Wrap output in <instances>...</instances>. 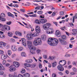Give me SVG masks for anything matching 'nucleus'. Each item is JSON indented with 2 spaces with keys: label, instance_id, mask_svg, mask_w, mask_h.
<instances>
[{
  "label": "nucleus",
  "instance_id": "51",
  "mask_svg": "<svg viewBox=\"0 0 77 77\" xmlns=\"http://www.w3.org/2000/svg\"><path fill=\"white\" fill-rule=\"evenodd\" d=\"M53 23L54 24H55L56 26H57V22L55 21L53 22Z\"/></svg>",
  "mask_w": 77,
  "mask_h": 77
},
{
  "label": "nucleus",
  "instance_id": "9",
  "mask_svg": "<svg viewBox=\"0 0 77 77\" xmlns=\"http://www.w3.org/2000/svg\"><path fill=\"white\" fill-rule=\"evenodd\" d=\"M13 64L15 66V67H16V68H18V67H19L20 66V63L17 61H14L13 63Z\"/></svg>",
  "mask_w": 77,
  "mask_h": 77
},
{
  "label": "nucleus",
  "instance_id": "31",
  "mask_svg": "<svg viewBox=\"0 0 77 77\" xmlns=\"http://www.w3.org/2000/svg\"><path fill=\"white\" fill-rule=\"evenodd\" d=\"M77 19V16L75 15L73 17L72 23H74V21L75 20V19Z\"/></svg>",
  "mask_w": 77,
  "mask_h": 77
},
{
  "label": "nucleus",
  "instance_id": "41",
  "mask_svg": "<svg viewBox=\"0 0 77 77\" xmlns=\"http://www.w3.org/2000/svg\"><path fill=\"white\" fill-rule=\"evenodd\" d=\"M43 13V11H38L37 14H42Z\"/></svg>",
  "mask_w": 77,
  "mask_h": 77
},
{
  "label": "nucleus",
  "instance_id": "5",
  "mask_svg": "<svg viewBox=\"0 0 77 77\" xmlns=\"http://www.w3.org/2000/svg\"><path fill=\"white\" fill-rule=\"evenodd\" d=\"M50 26H51V24L49 23H47L44 24L43 26V29H44L45 30H47V29H48Z\"/></svg>",
  "mask_w": 77,
  "mask_h": 77
},
{
  "label": "nucleus",
  "instance_id": "1",
  "mask_svg": "<svg viewBox=\"0 0 77 77\" xmlns=\"http://www.w3.org/2000/svg\"><path fill=\"white\" fill-rule=\"evenodd\" d=\"M48 44L51 46H56L58 44L59 41L56 38H49L48 40Z\"/></svg>",
  "mask_w": 77,
  "mask_h": 77
},
{
  "label": "nucleus",
  "instance_id": "56",
  "mask_svg": "<svg viewBox=\"0 0 77 77\" xmlns=\"http://www.w3.org/2000/svg\"><path fill=\"white\" fill-rule=\"evenodd\" d=\"M73 47V46L72 45H71V44H70L69 45V47L70 48H72Z\"/></svg>",
  "mask_w": 77,
  "mask_h": 77
},
{
  "label": "nucleus",
  "instance_id": "8",
  "mask_svg": "<svg viewBox=\"0 0 77 77\" xmlns=\"http://www.w3.org/2000/svg\"><path fill=\"white\" fill-rule=\"evenodd\" d=\"M35 32H37L38 33H39L40 32H41V30H40V28L38 26H36L35 28Z\"/></svg>",
  "mask_w": 77,
  "mask_h": 77
},
{
  "label": "nucleus",
  "instance_id": "10",
  "mask_svg": "<svg viewBox=\"0 0 77 77\" xmlns=\"http://www.w3.org/2000/svg\"><path fill=\"white\" fill-rule=\"evenodd\" d=\"M59 41L60 42V43L62 44L63 45H66V42L65 41H63L61 38L59 39Z\"/></svg>",
  "mask_w": 77,
  "mask_h": 77
},
{
  "label": "nucleus",
  "instance_id": "37",
  "mask_svg": "<svg viewBox=\"0 0 77 77\" xmlns=\"http://www.w3.org/2000/svg\"><path fill=\"white\" fill-rule=\"evenodd\" d=\"M26 72V70H25V69H22V70L21 71V73L22 74H23V73H24V72Z\"/></svg>",
  "mask_w": 77,
  "mask_h": 77
},
{
  "label": "nucleus",
  "instance_id": "21",
  "mask_svg": "<svg viewBox=\"0 0 77 77\" xmlns=\"http://www.w3.org/2000/svg\"><path fill=\"white\" fill-rule=\"evenodd\" d=\"M24 66L26 67H31L32 66V64H29L27 63H25L24 64Z\"/></svg>",
  "mask_w": 77,
  "mask_h": 77
},
{
  "label": "nucleus",
  "instance_id": "15",
  "mask_svg": "<svg viewBox=\"0 0 77 77\" xmlns=\"http://www.w3.org/2000/svg\"><path fill=\"white\" fill-rule=\"evenodd\" d=\"M6 45V43L2 41H0V48H2V45L4 47H5Z\"/></svg>",
  "mask_w": 77,
  "mask_h": 77
},
{
  "label": "nucleus",
  "instance_id": "35",
  "mask_svg": "<svg viewBox=\"0 0 77 77\" xmlns=\"http://www.w3.org/2000/svg\"><path fill=\"white\" fill-rule=\"evenodd\" d=\"M72 31L74 33V34H76L77 33V29H72Z\"/></svg>",
  "mask_w": 77,
  "mask_h": 77
},
{
  "label": "nucleus",
  "instance_id": "64",
  "mask_svg": "<svg viewBox=\"0 0 77 77\" xmlns=\"http://www.w3.org/2000/svg\"><path fill=\"white\" fill-rule=\"evenodd\" d=\"M41 52V51L40 50H38L37 51V53H39Z\"/></svg>",
  "mask_w": 77,
  "mask_h": 77
},
{
  "label": "nucleus",
  "instance_id": "30",
  "mask_svg": "<svg viewBox=\"0 0 77 77\" xmlns=\"http://www.w3.org/2000/svg\"><path fill=\"white\" fill-rule=\"evenodd\" d=\"M7 58V57L6 55H3L1 56V58L2 60H4V59H6Z\"/></svg>",
  "mask_w": 77,
  "mask_h": 77
},
{
  "label": "nucleus",
  "instance_id": "17",
  "mask_svg": "<svg viewBox=\"0 0 77 77\" xmlns=\"http://www.w3.org/2000/svg\"><path fill=\"white\" fill-rule=\"evenodd\" d=\"M11 49L13 51H17V48L15 45H13L11 46Z\"/></svg>",
  "mask_w": 77,
  "mask_h": 77
},
{
  "label": "nucleus",
  "instance_id": "60",
  "mask_svg": "<svg viewBox=\"0 0 77 77\" xmlns=\"http://www.w3.org/2000/svg\"><path fill=\"white\" fill-rule=\"evenodd\" d=\"M65 72L66 73V74H69V71H68V70H66L65 71Z\"/></svg>",
  "mask_w": 77,
  "mask_h": 77
},
{
  "label": "nucleus",
  "instance_id": "55",
  "mask_svg": "<svg viewBox=\"0 0 77 77\" xmlns=\"http://www.w3.org/2000/svg\"><path fill=\"white\" fill-rule=\"evenodd\" d=\"M66 57H70L71 56V54H67L65 55Z\"/></svg>",
  "mask_w": 77,
  "mask_h": 77
},
{
  "label": "nucleus",
  "instance_id": "58",
  "mask_svg": "<svg viewBox=\"0 0 77 77\" xmlns=\"http://www.w3.org/2000/svg\"><path fill=\"white\" fill-rule=\"evenodd\" d=\"M3 74H4V72H0V75H3Z\"/></svg>",
  "mask_w": 77,
  "mask_h": 77
},
{
  "label": "nucleus",
  "instance_id": "4",
  "mask_svg": "<svg viewBox=\"0 0 77 77\" xmlns=\"http://www.w3.org/2000/svg\"><path fill=\"white\" fill-rule=\"evenodd\" d=\"M5 17V14L3 13H2L0 15V21H6V19L5 18H2Z\"/></svg>",
  "mask_w": 77,
  "mask_h": 77
},
{
  "label": "nucleus",
  "instance_id": "47",
  "mask_svg": "<svg viewBox=\"0 0 77 77\" xmlns=\"http://www.w3.org/2000/svg\"><path fill=\"white\" fill-rule=\"evenodd\" d=\"M6 61L5 60H4L3 61L2 64L3 65H6Z\"/></svg>",
  "mask_w": 77,
  "mask_h": 77
},
{
  "label": "nucleus",
  "instance_id": "63",
  "mask_svg": "<svg viewBox=\"0 0 77 77\" xmlns=\"http://www.w3.org/2000/svg\"><path fill=\"white\" fill-rule=\"evenodd\" d=\"M4 53L3 51L2 50H0V54H3Z\"/></svg>",
  "mask_w": 77,
  "mask_h": 77
},
{
  "label": "nucleus",
  "instance_id": "49",
  "mask_svg": "<svg viewBox=\"0 0 77 77\" xmlns=\"http://www.w3.org/2000/svg\"><path fill=\"white\" fill-rule=\"evenodd\" d=\"M58 74L60 75H63V74L62 72H58Z\"/></svg>",
  "mask_w": 77,
  "mask_h": 77
},
{
  "label": "nucleus",
  "instance_id": "23",
  "mask_svg": "<svg viewBox=\"0 0 77 77\" xmlns=\"http://www.w3.org/2000/svg\"><path fill=\"white\" fill-rule=\"evenodd\" d=\"M46 36L45 35H43L41 36V39L43 41H45L46 39Z\"/></svg>",
  "mask_w": 77,
  "mask_h": 77
},
{
  "label": "nucleus",
  "instance_id": "24",
  "mask_svg": "<svg viewBox=\"0 0 77 77\" xmlns=\"http://www.w3.org/2000/svg\"><path fill=\"white\" fill-rule=\"evenodd\" d=\"M9 71H11V72L15 71H16V68L15 67H12L9 69Z\"/></svg>",
  "mask_w": 77,
  "mask_h": 77
},
{
  "label": "nucleus",
  "instance_id": "27",
  "mask_svg": "<svg viewBox=\"0 0 77 77\" xmlns=\"http://www.w3.org/2000/svg\"><path fill=\"white\" fill-rule=\"evenodd\" d=\"M7 54L8 56H10L12 54V51L11 50H8L7 51Z\"/></svg>",
  "mask_w": 77,
  "mask_h": 77
},
{
  "label": "nucleus",
  "instance_id": "34",
  "mask_svg": "<svg viewBox=\"0 0 77 77\" xmlns=\"http://www.w3.org/2000/svg\"><path fill=\"white\" fill-rule=\"evenodd\" d=\"M57 65V63L56 62H54L52 63V66L53 67H55Z\"/></svg>",
  "mask_w": 77,
  "mask_h": 77
},
{
  "label": "nucleus",
  "instance_id": "59",
  "mask_svg": "<svg viewBox=\"0 0 77 77\" xmlns=\"http://www.w3.org/2000/svg\"><path fill=\"white\" fill-rule=\"evenodd\" d=\"M11 41V42H15V39H13V38H11L10 39Z\"/></svg>",
  "mask_w": 77,
  "mask_h": 77
},
{
  "label": "nucleus",
  "instance_id": "53",
  "mask_svg": "<svg viewBox=\"0 0 77 77\" xmlns=\"http://www.w3.org/2000/svg\"><path fill=\"white\" fill-rule=\"evenodd\" d=\"M32 68H35L36 66V64H34L31 65Z\"/></svg>",
  "mask_w": 77,
  "mask_h": 77
},
{
  "label": "nucleus",
  "instance_id": "19",
  "mask_svg": "<svg viewBox=\"0 0 77 77\" xmlns=\"http://www.w3.org/2000/svg\"><path fill=\"white\" fill-rule=\"evenodd\" d=\"M16 35L17 36H22V33L20 32L16 31L15 32Z\"/></svg>",
  "mask_w": 77,
  "mask_h": 77
},
{
  "label": "nucleus",
  "instance_id": "39",
  "mask_svg": "<svg viewBox=\"0 0 77 77\" xmlns=\"http://www.w3.org/2000/svg\"><path fill=\"white\" fill-rule=\"evenodd\" d=\"M16 56V54H14L11 55V57L12 58V59H14V58Z\"/></svg>",
  "mask_w": 77,
  "mask_h": 77
},
{
  "label": "nucleus",
  "instance_id": "44",
  "mask_svg": "<svg viewBox=\"0 0 77 77\" xmlns=\"http://www.w3.org/2000/svg\"><path fill=\"white\" fill-rule=\"evenodd\" d=\"M52 77H57V75L56 73H53L52 75Z\"/></svg>",
  "mask_w": 77,
  "mask_h": 77
},
{
  "label": "nucleus",
  "instance_id": "43",
  "mask_svg": "<svg viewBox=\"0 0 77 77\" xmlns=\"http://www.w3.org/2000/svg\"><path fill=\"white\" fill-rule=\"evenodd\" d=\"M46 33L47 34H51V32H50V31L48 30V29L46 30Z\"/></svg>",
  "mask_w": 77,
  "mask_h": 77
},
{
  "label": "nucleus",
  "instance_id": "14",
  "mask_svg": "<svg viewBox=\"0 0 77 77\" xmlns=\"http://www.w3.org/2000/svg\"><path fill=\"white\" fill-rule=\"evenodd\" d=\"M31 35H32V36L35 37V36H38V35H39V33H38V32H34L31 33Z\"/></svg>",
  "mask_w": 77,
  "mask_h": 77
},
{
  "label": "nucleus",
  "instance_id": "52",
  "mask_svg": "<svg viewBox=\"0 0 77 77\" xmlns=\"http://www.w3.org/2000/svg\"><path fill=\"white\" fill-rule=\"evenodd\" d=\"M6 48L7 49H9V48H10V46H9V45H7L6 46Z\"/></svg>",
  "mask_w": 77,
  "mask_h": 77
},
{
  "label": "nucleus",
  "instance_id": "62",
  "mask_svg": "<svg viewBox=\"0 0 77 77\" xmlns=\"http://www.w3.org/2000/svg\"><path fill=\"white\" fill-rule=\"evenodd\" d=\"M8 15L9 17H11L12 15V14L11 13H10L9 12L8 13Z\"/></svg>",
  "mask_w": 77,
  "mask_h": 77
},
{
  "label": "nucleus",
  "instance_id": "2",
  "mask_svg": "<svg viewBox=\"0 0 77 77\" xmlns=\"http://www.w3.org/2000/svg\"><path fill=\"white\" fill-rule=\"evenodd\" d=\"M27 44L28 48L30 50V52L32 54H34L35 53V51L36 50V48L32 46V42L30 41H27Z\"/></svg>",
  "mask_w": 77,
  "mask_h": 77
},
{
  "label": "nucleus",
  "instance_id": "12",
  "mask_svg": "<svg viewBox=\"0 0 77 77\" xmlns=\"http://www.w3.org/2000/svg\"><path fill=\"white\" fill-rule=\"evenodd\" d=\"M26 37L28 40H31L32 39V36L31 35V34H27L26 35Z\"/></svg>",
  "mask_w": 77,
  "mask_h": 77
},
{
  "label": "nucleus",
  "instance_id": "28",
  "mask_svg": "<svg viewBox=\"0 0 77 77\" xmlns=\"http://www.w3.org/2000/svg\"><path fill=\"white\" fill-rule=\"evenodd\" d=\"M21 56L22 57H26V54L25 52H22L21 53Z\"/></svg>",
  "mask_w": 77,
  "mask_h": 77
},
{
  "label": "nucleus",
  "instance_id": "26",
  "mask_svg": "<svg viewBox=\"0 0 77 77\" xmlns=\"http://www.w3.org/2000/svg\"><path fill=\"white\" fill-rule=\"evenodd\" d=\"M23 47L20 46L18 48V51H23Z\"/></svg>",
  "mask_w": 77,
  "mask_h": 77
},
{
  "label": "nucleus",
  "instance_id": "50",
  "mask_svg": "<svg viewBox=\"0 0 77 77\" xmlns=\"http://www.w3.org/2000/svg\"><path fill=\"white\" fill-rule=\"evenodd\" d=\"M1 70H3V71H5V67L2 66L1 68Z\"/></svg>",
  "mask_w": 77,
  "mask_h": 77
},
{
  "label": "nucleus",
  "instance_id": "7",
  "mask_svg": "<svg viewBox=\"0 0 77 77\" xmlns=\"http://www.w3.org/2000/svg\"><path fill=\"white\" fill-rule=\"evenodd\" d=\"M3 29L4 30H7L8 31L10 30L11 29L10 26L7 25H5L4 26H3Z\"/></svg>",
  "mask_w": 77,
  "mask_h": 77
},
{
  "label": "nucleus",
  "instance_id": "29",
  "mask_svg": "<svg viewBox=\"0 0 77 77\" xmlns=\"http://www.w3.org/2000/svg\"><path fill=\"white\" fill-rule=\"evenodd\" d=\"M48 30L51 32V34H52L53 32H54V30L52 28H49Z\"/></svg>",
  "mask_w": 77,
  "mask_h": 77
},
{
  "label": "nucleus",
  "instance_id": "57",
  "mask_svg": "<svg viewBox=\"0 0 77 77\" xmlns=\"http://www.w3.org/2000/svg\"><path fill=\"white\" fill-rule=\"evenodd\" d=\"M39 68H42V64H41L40 63L39 64Z\"/></svg>",
  "mask_w": 77,
  "mask_h": 77
},
{
  "label": "nucleus",
  "instance_id": "18",
  "mask_svg": "<svg viewBox=\"0 0 77 77\" xmlns=\"http://www.w3.org/2000/svg\"><path fill=\"white\" fill-rule=\"evenodd\" d=\"M56 35L58 37H60V35H61V34L60 33V31H59V30L56 31Z\"/></svg>",
  "mask_w": 77,
  "mask_h": 77
},
{
  "label": "nucleus",
  "instance_id": "36",
  "mask_svg": "<svg viewBox=\"0 0 77 77\" xmlns=\"http://www.w3.org/2000/svg\"><path fill=\"white\" fill-rule=\"evenodd\" d=\"M5 36L4 35L0 34V38H5Z\"/></svg>",
  "mask_w": 77,
  "mask_h": 77
},
{
  "label": "nucleus",
  "instance_id": "16",
  "mask_svg": "<svg viewBox=\"0 0 77 77\" xmlns=\"http://www.w3.org/2000/svg\"><path fill=\"white\" fill-rule=\"evenodd\" d=\"M22 43L25 47H26V39L24 38H23L21 39Z\"/></svg>",
  "mask_w": 77,
  "mask_h": 77
},
{
  "label": "nucleus",
  "instance_id": "6",
  "mask_svg": "<svg viewBox=\"0 0 77 77\" xmlns=\"http://www.w3.org/2000/svg\"><path fill=\"white\" fill-rule=\"evenodd\" d=\"M59 64L60 65H62V66H63L66 64V61L65 60H61L59 62Z\"/></svg>",
  "mask_w": 77,
  "mask_h": 77
},
{
  "label": "nucleus",
  "instance_id": "61",
  "mask_svg": "<svg viewBox=\"0 0 77 77\" xmlns=\"http://www.w3.org/2000/svg\"><path fill=\"white\" fill-rule=\"evenodd\" d=\"M40 9V8H39V7H37L35 8V9H37V10H38V9Z\"/></svg>",
  "mask_w": 77,
  "mask_h": 77
},
{
  "label": "nucleus",
  "instance_id": "54",
  "mask_svg": "<svg viewBox=\"0 0 77 77\" xmlns=\"http://www.w3.org/2000/svg\"><path fill=\"white\" fill-rule=\"evenodd\" d=\"M43 57L44 59H47V56L46 55H43Z\"/></svg>",
  "mask_w": 77,
  "mask_h": 77
},
{
  "label": "nucleus",
  "instance_id": "22",
  "mask_svg": "<svg viewBox=\"0 0 77 77\" xmlns=\"http://www.w3.org/2000/svg\"><path fill=\"white\" fill-rule=\"evenodd\" d=\"M12 77H23V76L21 74H19L18 75H12Z\"/></svg>",
  "mask_w": 77,
  "mask_h": 77
},
{
  "label": "nucleus",
  "instance_id": "48",
  "mask_svg": "<svg viewBox=\"0 0 77 77\" xmlns=\"http://www.w3.org/2000/svg\"><path fill=\"white\" fill-rule=\"evenodd\" d=\"M55 15H56V12H54L53 13L52 16V17H54Z\"/></svg>",
  "mask_w": 77,
  "mask_h": 77
},
{
  "label": "nucleus",
  "instance_id": "46",
  "mask_svg": "<svg viewBox=\"0 0 77 77\" xmlns=\"http://www.w3.org/2000/svg\"><path fill=\"white\" fill-rule=\"evenodd\" d=\"M72 67V65H69V66L68 67V68L69 69H71V68Z\"/></svg>",
  "mask_w": 77,
  "mask_h": 77
},
{
  "label": "nucleus",
  "instance_id": "40",
  "mask_svg": "<svg viewBox=\"0 0 77 77\" xmlns=\"http://www.w3.org/2000/svg\"><path fill=\"white\" fill-rule=\"evenodd\" d=\"M39 20L38 19H36L35 20V22L36 24H39Z\"/></svg>",
  "mask_w": 77,
  "mask_h": 77
},
{
  "label": "nucleus",
  "instance_id": "3",
  "mask_svg": "<svg viewBox=\"0 0 77 77\" xmlns=\"http://www.w3.org/2000/svg\"><path fill=\"white\" fill-rule=\"evenodd\" d=\"M33 43L34 45L35 46L38 45H41L42 44L41 39L39 38H36L34 41Z\"/></svg>",
  "mask_w": 77,
  "mask_h": 77
},
{
  "label": "nucleus",
  "instance_id": "45",
  "mask_svg": "<svg viewBox=\"0 0 77 77\" xmlns=\"http://www.w3.org/2000/svg\"><path fill=\"white\" fill-rule=\"evenodd\" d=\"M11 23H12L11 22H8L6 23V24H7L8 25H11Z\"/></svg>",
  "mask_w": 77,
  "mask_h": 77
},
{
  "label": "nucleus",
  "instance_id": "33",
  "mask_svg": "<svg viewBox=\"0 0 77 77\" xmlns=\"http://www.w3.org/2000/svg\"><path fill=\"white\" fill-rule=\"evenodd\" d=\"M61 38L62 39H63L64 40H65V39H66V36L65 35L61 36Z\"/></svg>",
  "mask_w": 77,
  "mask_h": 77
},
{
  "label": "nucleus",
  "instance_id": "11",
  "mask_svg": "<svg viewBox=\"0 0 77 77\" xmlns=\"http://www.w3.org/2000/svg\"><path fill=\"white\" fill-rule=\"evenodd\" d=\"M57 68L59 71H63L64 70V68H63V67L60 65L58 66Z\"/></svg>",
  "mask_w": 77,
  "mask_h": 77
},
{
  "label": "nucleus",
  "instance_id": "32",
  "mask_svg": "<svg viewBox=\"0 0 77 77\" xmlns=\"http://www.w3.org/2000/svg\"><path fill=\"white\" fill-rule=\"evenodd\" d=\"M8 36H9L10 37H12V36L13 34H12V32H8Z\"/></svg>",
  "mask_w": 77,
  "mask_h": 77
},
{
  "label": "nucleus",
  "instance_id": "13",
  "mask_svg": "<svg viewBox=\"0 0 77 77\" xmlns=\"http://www.w3.org/2000/svg\"><path fill=\"white\" fill-rule=\"evenodd\" d=\"M40 22L42 24H44V23H45L46 22H47V20L45 19H40L39 20Z\"/></svg>",
  "mask_w": 77,
  "mask_h": 77
},
{
  "label": "nucleus",
  "instance_id": "20",
  "mask_svg": "<svg viewBox=\"0 0 77 77\" xmlns=\"http://www.w3.org/2000/svg\"><path fill=\"white\" fill-rule=\"evenodd\" d=\"M25 62L28 63H31L32 62H33V60L32 59L26 60Z\"/></svg>",
  "mask_w": 77,
  "mask_h": 77
},
{
  "label": "nucleus",
  "instance_id": "38",
  "mask_svg": "<svg viewBox=\"0 0 77 77\" xmlns=\"http://www.w3.org/2000/svg\"><path fill=\"white\" fill-rule=\"evenodd\" d=\"M64 15V13H63V12L61 11L60 12V15L61 16V17H62Z\"/></svg>",
  "mask_w": 77,
  "mask_h": 77
},
{
  "label": "nucleus",
  "instance_id": "25",
  "mask_svg": "<svg viewBox=\"0 0 77 77\" xmlns=\"http://www.w3.org/2000/svg\"><path fill=\"white\" fill-rule=\"evenodd\" d=\"M23 77H29L30 74L27 73H26L23 75Z\"/></svg>",
  "mask_w": 77,
  "mask_h": 77
},
{
  "label": "nucleus",
  "instance_id": "42",
  "mask_svg": "<svg viewBox=\"0 0 77 77\" xmlns=\"http://www.w3.org/2000/svg\"><path fill=\"white\" fill-rule=\"evenodd\" d=\"M72 69L74 71V72H77V69L75 67H73L72 68Z\"/></svg>",
  "mask_w": 77,
  "mask_h": 77
}]
</instances>
